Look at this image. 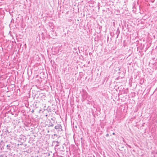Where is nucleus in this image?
<instances>
[{
  "mask_svg": "<svg viewBox=\"0 0 157 157\" xmlns=\"http://www.w3.org/2000/svg\"><path fill=\"white\" fill-rule=\"evenodd\" d=\"M112 134L113 135H115V133L114 132H113L112 133Z\"/></svg>",
  "mask_w": 157,
  "mask_h": 157,
  "instance_id": "15",
  "label": "nucleus"
},
{
  "mask_svg": "<svg viewBox=\"0 0 157 157\" xmlns=\"http://www.w3.org/2000/svg\"><path fill=\"white\" fill-rule=\"evenodd\" d=\"M109 136V134H107L106 135V137H108Z\"/></svg>",
  "mask_w": 157,
  "mask_h": 157,
  "instance_id": "12",
  "label": "nucleus"
},
{
  "mask_svg": "<svg viewBox=\"0 0 157 157\" xmlns=\"http://www.w3.org/2000/svg\"><path fill=\"white\" fill-rule=\"evenodd\" d=\"M62 126L60 124H58L57 125L55 126V128L56 129H60V131H62Z\"/></svg>",
  "mask_w": 157,
  "mask_h": 157,
  "instance_id": "4",
  "label": "nucleus"
},
{
  "mask_svg": "<svg viewBox=\"0 0 157 157\" xmlns=\"http://www.w3.org/2000/svg\"><path fill=\"white\" fill-rule=\"evenodd\" d=\"M120 30H119V28H117V31H116V34H117V37H116V38H117L118 37V36L120 34Z\"/></svg>",
  "mask_w": 157,
  "mask_h": 157,
  "instance_id": "6",
  "label": "nucleus"
},
{
  "mask_svg": "<svg viewBox=\"0 0 157 157\" xmlns=\"http://www.w3.org/2000/svg\"><path fill=\"white\" fill-rule=\"evenodd\" d=\"M48 127H53L54 125V123L55 122L53 118H52L51 119V120H48Z\"/></svg>",
  "mask_w": 157,
  "mask_h": 157,
  "instance_id": "1",
  "label": "nucleus"
},
{
  "mask_svg": "<svg viewBox=\"0 0 157 157\" xmlns=\"http://www.w3.org/2000/svg\"><path fill=\"white\" fill-rule=\"evenodd\" d=\"M69 20V22H71V21H72V20L71 19H70Z\"/></svg>",
  "mask_w": 157,
  "mask_h": 157,
  "instance_id": "14",
  "label": "nucleus"
},
{
  "mask_svg": "<svg viewBox=\"0 0 157 157\" xmlns=\"http://www.w3.org/2000/svg\"><path fill=\"white\" fill-rule=\"evenodd\" d=\"M74 51H73L74 53H76L77 52V48H74L73 49Z\"/></svg>",
  "mask_w": 157,
  "mask_h": 157,
  "instance_id": "9",
  "label": "nucleus"
},
{
  "mask_svg": "<svg viewBox=\"0 0 157 157\" xmlns=\"http://www.w3.org/2000/svg\"><path fill=\"white\" fill-rule=\"evenodd\" d=\"M52 138L53 139H55L56 138H58L59 137L56 134H55L53 136H52Z\"/></svg>",
  "mask_w": 157,
  "mask_h": 157,
  "instance_id": "7",
  "label": "nucleus"
},
{
  "mask_svg": "<svg viewBox=\"0 0 157 157\" xmlns=\"http://www.w3.org/2000/svg\"><path fill=\"white\" fill-rule=\"evenodd\" d=\"M5 146V144L3 143H0V152H1L2 151L3 152V150L4 149V147Z\"/></svg>",
  "mask_w": 157,
  "mask_h": 157,
  "instance_id": "3",
  "label": "nucleus"
},
{
  "mask_svg": "<svg viewBox=\"0 0 157 157\" xmlns=\"http://www.w3.org/2000/svg\"><path fill=\"white\" fill-rule=\"evenodd\" d=\"M5 130V132L6 133V134H7V133L8 134L10 133V132H9V131L7 129H6L4 130Z\"/></svg>",
  "mask_w": 157,
  "mask_h": 157,
  "instance_id": "10",
  "label": "nucleus"
},
{
  "mask_svg": "<svg viewBox=\"0 0 157 157\" xmlns=\"http://www.w3.org/2000/svg\"><path fill=\"white\" fill-rule=\"evenodd\" d=\"M155 65H156V66H157V63H155Z\"/></svg>",
  "mask_w": 157,
  "mask_h": 157,
  "instance_id": "17",
  "label": "nucleus"
},
{
  "mask_svg": "<svg viewBox=\"0 0 157 157\" xmlns=\"http://www.w3.org/2000/svg\"><path fill=\"white\" fill-rule=\"evenodd\" d=\"M34 111L33 109L31 111V112L32 113H33L34 112Z\"/></svg>",
  "mask_w": 157,
  "mask_h": 157,
  "instance_id": "13",
  "label": "nucleus"
},
{
  "mask_svg": "<svg viewBox=\"0 0 157 157\" xmlns=\"http://www.w3.org/2000/svg\"><path fill=\"white\" fill-rule=\"evenodd\" d=\"M0 157H3V156L2 155H0Z\"/></svg>",
  "mask_w": 157,
  "mask_h": 157,
  "instance_id": "16",
  "label": "nucleus"
},
{
  "mask_svg": "<svg viewBox=\"0 0 157 157\" xmlns=\"http://www.w3.org/2000/svg\"><path fill=\"white\" fill-rule=\"evenodd\" d=\"M81 94L82 98L84 99H86L87 97V94L86 91L85 90H83Z\"/></svg>",
  "mask_w": 157,
  "mask_h": 157,
  "instance_id": "2",
  "label": "nucleus"
},
{
  "mask_svg": "<svg viewBox=\"0 0 157 157\" xmlns=\"http://www.w3.org/2000/svg\"><path fill=\"white\" fill-rule=\"evenodd\" d=\"M52 145H54L56 147H57L59 146V142L57 141H53L52 142Z\"/></svg>",
  "mask_w": 157,
  "mask_h": 157,
  "instance_id": "5",
  "label": "nucleus"
},
{
  "mask_svg": "<svg viewBox=\"0 0 157 157\" xmlns=\"http://www.w3.org/2000/svg\"><path fill=\"white\" fill-rule=\"evenodd\" d=\"M127 145L128 146V147H129V148H131V146L130 145H128V144H127Z\"/></svg>",
  "mask_w": 157,
  "mask_h": 157,
  "instance_id": "11",
  "label": "nucleus"
},
{
  "mask_svg": "<svg viewBox=\"0 0 157 157\" xmlns=\"http://www.w3.org/2000/svg\"><path fill=\"white\" fill-rule=\"evenodd\" d=\"M10 147H11V145L10 144H8L6 146V148H7V149H8L10 151L11 150V149Z\"/></svg>",
  "mask_w": 157,
  "mask_h": 157,
  "instance_id": "8",
  "label": "nucleus"
}]
</instances>
